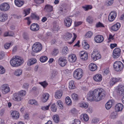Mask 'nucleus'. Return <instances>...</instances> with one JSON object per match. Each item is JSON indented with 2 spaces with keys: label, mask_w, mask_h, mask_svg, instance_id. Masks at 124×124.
Masks as SVG:
<instances>
[{
  "label": "nucleus",
  "mask_w": 124,
  "mask_h": 124,
  "mask_svg": "<svg viewBox=\"0 0 124 124\" xmlns=\"http://www.w3.org/2000/svg\"><path fill=\"white\" fill-rule=\"evenodd\" d=\"M36 61V60L35 58H31L30 59L28 60L27 62V65L29 66H30L35 63Z\"/></svg>",
  "instance_id": "a878e982"
},
{
  "label": "nucleus",
  "mask_w": 124,
  "mask_h": 124,
  "mask_svg": "<svg viewBox=\"0 0 124 124\" xmlns=\"http://www.w3.org/2000/svg\"><path fill=\"white\" fill-rule=\"evenodd\" d=\"M48 58L46 56H43L41 57L40 59V61L42 62H44L47 61Z\"/></svg>",
  "instance_id": "09e8293b"
},
{
  "label": "nucleus",
  "mask_w": 124,
  "mask_h": 124,
  "mask_svg": "<svg viewBox=\"0 0 124 124\" xmlns=\"http://www.w3.org/2000/svg\"><path fill=\"white\" fill-rule=\"evenodd\" d=\"M81 59L83 61H85L87 60L88 58L87 54H85L84 55L80 56Z\"/></svg>",
  "instance_id": "4c0bfd02"
},
{
  "label": "nucleus",
  "mask_w": 124,
  "mask_h": 124,
  "mask_svg": "<svg viewBox=\"0 0 124 124\" xmlns=\"http://www.w3.org/2000/svg\"><path fill=\"white\" fill-rule=\"evenodd\" d=\"M59 53V50L57 49H54L51 53V54L53 56H55Z\"/></svg>",
  "instance_id": "f704fd0d"
},
{
  "label": "nucleus",
  "mask_w": 124,
  "mask_h": 124,
  "mask_svg": "<svg viewBox=\"0 0 124 124\" xmlns=\"http://www.w3.org/2000/svg\"><path fill=\"white\" fill-rule=\"evenodd\" d=\"M119 79L116 78H113L110 81V83L112 85H114L115 83L119 81Z\"/></svg>",
  "instance_id": "e433bc0d"
},
{
  "label": "nucleus",
  "mask_w": 124,
  "mask_h": 124,
  "mask_svg": "<svg viewBox=\"0 0 124 124\" xmlns=\"http://www.w3.org/2000/svg\"><path fill=\"white\" fill-rule=\"evenodd\" d=\"M30 28L32 31H36L39 30V26L37 23H33L31 25Z\"/></svg>",
  "instance_id": "2eb2a0df"
},
{
  "label": "nucleus",
  "mask_w": 124,
  "mask_h": 124,
  "mask_svg": "<svg viewBox=\"0 0 124 124\" xmlns=\"http://www.w3.org/2000/svg\"><path fill=\"white\" fill-rule=\"evenodd\" d=\"M80 118L85 121H88L89 119L88 116L85 113L82 114L80 116Z\"/></svg>",
  "instance_id": "c756f323"
},
{
  "label": "nucleus",
  "mask_w": 124,
  "mask_h": 124,
  "mask_svg": "<svg viewBox=\"0 0 124 124\" xmlns=\"http://www.w3.org/2000/svg\"><path fill=\"white\" fill-rule=\"evenodd\" d=\"M113 2V0H107L106 1V5L107 6L111 5Z\"/></svg>",
  "instance_id": "052dcab7"
},
{
  "label": "nucleus",
  "mask_w": 124,
  "mask_h": 124,
  "mask_svg": "<svg viewBox=\"0 0 124 124\" xmlns=\"http://www.w3.org/2000/svg\"><path fill=\"white\" fill-rule=\"evenodd\" d=\"M109 72L108 68L103 69L102 70V74L104 75H106L108 74Z\"/></svg>",
  "instance_id": "49530a36"
},
{
  "label": "nucleus",
  "mask_w": 124,
  "mask_h": 124,
  "mask_svg": "<svg viewBox=\"0 0 124 124\" xmlns=\"http://www.w3.org/2000/svg\"><path fill=\"white\" fill-rule=\"evenodd\" d=\"M2 92L3 94H5L10 91V88L8 85L5 84L1 86Z\"/></svg>",
  "instance_id": "1a4fd4ad"
},
{
  "label": "nucleus",
  "mask_w": 124,
  "mask_h": 124,
  "mask_svg": "<svg viewBox=\"0 0 124 124\" xmlns=\"http://www.w3.org/2000/svg\"><path fill=\"white\" fill-rule=\"evenodd\" d=\"M99 120L98 118H94L92 119V122L93 123H95L98 122Z\"/></svg>",
  "instance_id": "774afa93"
},
{
  "label": "nucleus",
  "mask_w": 124,
  "mask_h": 124,
  "mask_svg": "<svg viewBox=\"0 0 124 124\" xmlns=\"http://www.w3.org/2000/svg\"><path fill=\"white\" fill-rule=\"evenodd\" d=\"M69 88L70 89H74L75 88V86L73 81H71L70 82Z\"/></svg>",
  "instance_id": "58836bf2"
},
{
  "label": "nucleus",
  "mask_w": 124,
  "mask_h": 124,
  "mask_svg": "<svg viewBox=\"0 0 124 124\" xmlns=\"http://www.w3.org/2000/svg\"><path fill=\"white\" fill-rule=\"evenodd\" d=\"M8 18L7 14H4L2 13H0V21L1 22H4Z\"/></svg>",
  "instance_id": "aec40b11"
},
{
  "label": "nucleus",
  "mask_w": 124,
  "mask_h": 124,
  "mask_svg": "<svg viewBox=\"0 0 124 124\" xmlns=\"http://www.w3.org/2000/svg\"><path fill=\"white\" fill-rule=\"evenodd\" d=\"M97 68V66L95 64L91 63L89 66V69L92 71H94L96 70Z\"/></svg>",
  "instance_id": "393cba45"
},
{
  "label": "nucleus",
  "mask_w": 124,
  "mask_h": 124,
  "mask_svg": "<svg viewBox=\"0 0 124 124\" xmlns=\"http://www.w3.org/2000/svg\"><path fill=\"white\" fill-rule=\"evenodd\" d=\"M106 92L103 89L99 88L90 91L87 95V99L90 101H98L103 99L105 96Z\"/></svg>",
  "instance_id": "f257e3e1"
},
{
  "label": "nucleus",
  "mask_w": 124,
  "mask_h": 124,
  "mask_svg": "<svg viewBox=\"0 0 124 124\" xmlns=\"http://www.w3.org/2000/svg\"><path fill=\"white\" fill-rule=\"evenodd\" d=\"M77 58L76 55L71 54L68 57V61L71 62H75L76 61Z\"/></svg>",
  "instance_id": "4468645a"
},
{
  "label": "nucleus",
  "mask_w": 124,
  "mask_h": 124,
  "mask_svg": "<svg viewBox=\"0 0 124 124\" xmlns=\"http://www.w3.org/2000/svg\"><path fill=\"white\" fill-rule=\"evenodd\" d=\"M94 80L98 82H100L102 80V77L101 75L98 74L96 75L93 77Z\"/></svg>",
  "instance_id": "b1692460"
},
{
  "label": "nucleus",
  "mask_w": 124,
  "mask_h": 124,
  "mask_svg": "<svg viewBox=\"0 0 124 124\" xmlns=\"http://www.w3.org/2000/svg\"><path fill=\"white\" fill-rule=\"evenodd\" d=\"M29 103L31 104H34L35 105H37L38 104V103L36 101L33 99L30 100L29 101Z\"/></svg>",
  "instance_id": "5fc2aeb1"
},
{
  "label": "nucleus",
  "mask_w": 124,
  "mask_h": 124,
  "mask_svg": "<svg viewBox=\"0 0 124 124\" xmlns=\"http://www.w3.org/2000/svg\"><path fill=\"white\" fill-rule=\"evenodd\" d=\"M124 107L123 105L121 103L116 104L115 106V109L116 112L121 111Z\"/></svg>",
  "instance_id": "412c9836"
},
{
  "label": "nucleus",
  "mask_w": 124,
  "mask_h": 124,
  "mask_svg": "<svg viewBox=\"0 0 124 124\" xmlns=\"http://www.w3.org/2000/svg\"><path fill=\"white\" fill-rule=\"evenodd\" d=\"M57 72L55 70L52 71L50 76L51 78L53 79L55 77L57 74Z\"/></svg>",
  "instance_id": "ea45409f"
},
{
  "label": "nucleus",
  "mask_w": 124,
  "mask_h": 124,
  "mask_svg": "<svg viewBox=\"0 0 124 124\" xmlns=\"http://www.w3.org/2000/svg\"><path fill=\"white\" fill-rule=\"evenodd\" d=\"M65 103L68 105H70L71 104L72 102L71 99L69 97H67L65 99Z\"/></svg>",
  "instance_id": "72a5a7b5"
},
{
  "label": "nucleus",
  "mask_w": 124,
  "mask_h": 124,
  "mask_svg": "<svg viewBox=\"0 0 124 124\" xmlns=\"http://www.w3.org/2000/svg\"><path fill=\"white\" fill-rule=\"evenodd\" d=\"M72 19L69 18H66L64 20L65 25L67 27H70L72 23Z\"/></svg>",
  "instance_id": "6ab92c4d"
},
{
  "label": "nucleus",
  "mask_w": 124,
  "mask_h": 124,
  "mask_svg": "<svg viewBox=\"0 0 124 124\" xmlns=\"http://www.w3.org/2000/svg\"><path fill=\"white\" fill-rule=\"evenodd\" d=\"M62 52L63 54L64 55L66 54L68 52V48L66 46L64 47L62 49Z\"/></svg>",
  "instance_id": "2f4dec72"
},
{
  "label": "nucleus",
  "mask_w": 124,
  "mask_h": 124,
  "mask_svg": "<svg viewBox=\"0 0 124 124\" xmlns=\"http://www.w3.org/2000/svg\"><path fill=\"white\" fill-rule=\"evenodd\" d=\"M39 83L44 88L45 87L48 85L47 83L45 81L39 82Z\"/></svg>",
  "instance_id": "bf43d9fd"
},
{
  "label": "nucleus",
  "mask_w": 124,
  "mask_h": 124,
  "mask_svg": "<svg viewBox=\"0 0 124 124\" xmlns=\"http://www.w3.org/2000/svg\"><path fill=\"white\" fill-rule=\"evenodd\" d=\"M117 116V114L116 112H113L111 113L110 117L111 118L114 119Z\"/></svg>",
  "instance_id": "8fccbe9b"
},
{
  "label": "nucleus",
  "mask_w": 124,
  "mask_h": 124,
  "mask_svg": "<svg viewBox=\"0 0 124 124\" xmlns=\"http://www.w3.org/2000/svg\"><path fill=\"white\" fill-rule=\"evenodd\" d=\"M57 103L60 108L62 109L63 108L62 103V101L60 100L58 101H57Z\"/></svg>",
  "instance_id": "13d9d810"
},
{
  "label": "nucleus",
  "mask_w": 124,
  "mask_h": 124,
  "mask_svg": "<svg viewBox=\"0 0 124 124\" xmlns=\"http://www.w3.org/2000/svg\"><path fill=\"white\" fill-rule=\"evenodd\" d=\"M83 8L85 11H87L89 9H91L92 8V7L90 5H85L82 7Z\"/></svg>",
  "instance_id": "de8ad7c7"
},
{
  "label": "nucleus",
  "mask_w": 124,
  "mask_h": 124,
  "mask_svg": "<svg viewBox=\"0 0 124 124\" xmlns=\"http://www.w3.org/2000/svg\"><path fill=\"white\" fill-rule=\"evenodd\" d=\"M60 29V27L57 24H54L53 25V30L54 31H58Z\"/></svg>",
  "instance_id": "3c124183"
},
{
  "label": "nucleus",
  "mask_w": 124,
  "mask_h": 124,
  "mask_svg": "<svg viewBox=\"0 0 124 124\" xmlns=\"http://www.w3.org/2000/svg\"><path fill=\"white\" fill-rule=\"evenodd\" d=\"M23 62V58L18 56H14L10 61L11 65L14 67H17L19 66Z\"/></svg>",
  "instance_id": "f03ea898"
},
{
  "label": "nucleus",
  "mask_w": 124,
  "mask_h": 124,
  "mask_svg": "<svg viewBox=\"0 0 124 124\" xmlns=\"http://www.w3.org/2000/svg\"><path fill=\"white\" fill-rule=\"evenodd\" d=\"M124 65L121 62L117 61L115 62L113 64V68L117 71H120L124 69Z\"/></svg>",
  "instance_id": "7ed1b4c3"
},
{
  "label": "nucleus",
  "mask_w": 124,
  "mask_h": 124,
  "mask_svg": "<svg viewBox=\"0 0 124 124\" xmlns=\"http://www.w3.org/2000/svg\"><path fill=\"white\" fill-rule=\"evenodd\" d=\"M5 72L4 68L2 66L0 65V74H3Z\"/></svg>",
  "instance_id": "680f3d73"
},
{
  "label": "nucleus",
  "mask_w": 124,
  "mask_h": 124,
  "mask_svg": "<svg viewBox=\"0 0 124 124\" xmlns=\"http://www.w3.org/2000/svg\"><path fill=\"white\" fill-rule=\"evenodd\" d=\"M116 16L115 11H112L110 13L108 16V19L109 21H113L115 19Z\"/></svg>",
  "instance_id": "9b49d317"
},
{
  "label": "nucleus",
  "mask_w": 124,
  "mask_h": 124,
  "mask_svg": "<svg viewBox=\"0 0 124 124\" xmlns=\"http://www.w3.org/2000/svg\"><path fill=\"white\" fill-rule=\"evenodd\" d=\"M72 34L70 33H67L66 34V37L67 40L70 39L72 37Z\"/></svg>",
  "instance_id": "0e129e2a"
},
{
  "label": "nucleus",
  "mask_w": 124,
  "mask_h": 124,
  "mask_svg": "<svg viewBox=\"0 0 124 124\" xmlns=\"http://www.w3.org/2000/svg\"><path fill=\"white\" fill-rule=\"evenodd\" d=\"M9 5L6 3H3L0 5V9L2 11H6L9 8Z\"/></svg>",
  "instance_id": "6e6552de"
},
{
  "label": "nucleus",
  "mask_w": 124,
  "mask_h": 124,
  "mask_svg": "<svg viewBox=\"0 0 124 124\" xmlns=\"http://www.w3.org/2000/svg\"><path fill=\"white\" fill-rule=\"evenodd\" d=\"M15 2L16 6L19 7H20L23 4L24 1L18 0H15Z\"/></svg>",
  "instance_id": "c85d7f7f"
},
{
  "label": "nucleus",
  "mask_w": 124,
  "mask_h": 124,
  "mask_svg": "<svg viewBox=\"0 0 124 124\" xmlns=\"http://www.w3.org/2000/svg\"><path fill=\"white\" fill-rule=\"evenodd\" d=\"M30 13V8L26 9L23 10V13L25 14L24 16H26Z\"/></svg>",
  "instance_id": "c03bdc74"
},
{
  "label": "nucleus",
  "mask_w": 124,
  "mask_h": 124,
  "mask_svg": "<svg viewBox=\"0 0 124 124\" xmlns=\"http://www.w3.org/2000/svg\"><path fill=\"white\" fill-rule=\"evenodd\" d=\"M94 40L96 42L100 43L103 42L104 40V38L102 36L98 35L95 36Z\"/></svg>",
  "instance_id": "f8f14e48"
},
{
  "label": "nucleus",
  "mask_w": 124,
  "mask_h": 124,
  "mask_svg": "<svg viewBox=\"0 0 124 124\" xmlns=\"http://www.w3.org/2000/svg\"><path fill=\"white\" fill-rule=\"evenodd\" d=\"M22 73V71L21 69H17L14 72V74L17 76H19L21 75Z\"/></svg>",
  "instance_id": "7c9ffc66"
},
{
  "label": "nucleus",
  "mask_w": 124,
  "mask_h": 124,
  "mask_svg": "<svg viewBox=\"0 0 124 124\" xmlns=\"http://www.w3.org/2000/svg\"><path fill=\"white\" fill-rule=\"evenodd\" d=\"M11 116L13 119H17L19 117V114L17 111H14L12 112Z\"/></svg>",
  "instance_id": "4be33fe9"
},
{
  "label": "nucleus",
  "mask_w": 124,
  "mask_h": 124,
  "mask_svg": "<svg viewBox=\"0 0 124 124\" xmlns=\"http://www.w3.org/2000/svg\"><path fill=\"white\" fill-rule=\"evenodd\" d=\"M31 17L32 19H35L38 20L39 19V17L37 14L35 13H32L31 15Z\"/></svg>",
  "instance_id": "79ce46f5"
},
{
  "label": "nucleus",
  "mask_w": 124,
  "mask_h": 124,
  "mask_svg": "<svg viewBox=\"0 0 124 124\" xmlns=\"http://www.w3.org/2000/svg\"><path fill=\"white\" fill-rule=\"evenodd\" d=\"M13 44L12 42H10L9 43H6L4 45V47L5 49H8L10 46H12Z\"/></svg>",
  "instance_id": "864d4df0"
},
{
  "label": "nucleus",
  "mask_w": 124,
  "mask_h": 124,
  "mask_svg": "<svg viewBox=\"0 0 124 124\" xmlns=\"http://www.w3.org/2000/svg\"><path fill=\"white\" fill-rule=\"evenodd\" d=\"M121 50L118 48H116L113 50V57L114 58L119 57L121 54Z\"/></svg>",
  "instance_id": "0eeeda50"
},
{
  "label": "nucleus",
  "mask_w": 124,
  "mask_h": 124,
  "mask_svg": "<svg viewBox=\"0 0 124 124\" xmlns=\"http://www.w3.org/2000/svg\"><path fill=\"white\" fill-rule=\"evenodd\" d=\"M23 99L20 96L18 93H15L13 94L12 99L16 101H19Z\"/></svg>",
  "instance_id": "ddd939ff"
},
{
  "label": "nucleus",
  "mask_w": 124,
  "mask_h": 124,
  "mask_svg": "<svg viewBox=\"0 0 124 124\" xmlns=\"http://www.w3.org/2000/svg\"><path fill=\"white\" fill-rule=\"evenodd\" d=\"M96 26L97 27H104L103 24L100 22H99L96 24Z\"/></svg>",
  "instance_id": "e2e57ef3"
},
{
  "label": "nucleus",
  "mask_w": 124,
  "mask_h": 124,
  "mask_svg": "<svg viewBox=\"0 0 124 124\" xmlns=\"http://www.w3.org/2000/svg\"><path fill=\"white\" fill-rule=\"evenodd\" d=\"M49 97V94L47 93H44L43 95L42 101L43 102H46L48 99Z\"/></svg>",
  "instance_id": "cd10ccee"
},
{
  "label": "nucleus",
  "mask_w": 124,
  "mask_h": 124,
  "mask_svg": "<svg viewBox=\"0 0 124 124\" xmlns=\"http://www.w3.org/2000/svg\"><path fill=\"white\" fill-rule=\"evenodd\" d=\"M120 26V23H117L112 26L111 27V29L113 31H116L119 29Z\"/></svg>",
  "instance_id": "dca6fc26"
},
{
  "label": "nucleus",
  "mask_w": 124,
  "mask_h": 124,
  "mask_svg": "<svg viewBox=\"0 0 124 124\" xmlns=\"http://www.w3.org/2000/svg\"><path fill=\"white\" fill-rule=\"evenodd\" d=\"M86 20L87 22L89 23H91L92 22L93 19L92 17L90 16H89L86 18Z\"/></svg>",
  "instance_id": "4d7b16f0"
},
{
  "label": "nucleus",
  "mask_w": 124,
  "mask_h": 124,
  "mask_svg": "<svg viewBox=\"0 0 124 124\" xmlns=\"http://www.w3.org/2000/svg\"><path fill=\"white\" fill-rule=\"evenodd\" d=\"M42 48V46L40 43L39 42H36L33 45L32 49L33 52L37 53L40 51Z\"/></svg>",
  "instance_id": "423d86ee"
},
{
  "label": "nucleus",
  "mask_w": 124,
  "mask_h": 124,
  "mask_svg": "<svg viewBox=\"0 0 124 124\" xmlns=\"http://www.w3.org/2000/svg\"><path fill=\"white\" fill-rule=\"evenodd\" d=\"M18 93L21 97L22 98V97L24 96L26 94V92L25 90H22L19 91Z\"/></svg>",
  "instance_id": "a19ab883"
},
{
  "label": "nucleus",
  "mask_w": 124,
  "mask_h": 124,
  "mask_svg": "<svg viewBox=\"0 0 124 124\" xmlns=\"http://www.w3.org/2000/svg\"><path fill=\"white\" fill-rule=\"evenodd\" d=\"M34 2L37 4H40L44 2V0H34Z\"/></svg>",
  "instance_id": "338daca9"
},
{
  "label": "nucleus",
  "mask_w": 124,
  "mask_h": 124,
  "mask_svg": "<svg viewBox=\"0 0 124 124\" xmlns=\"http://www.w3.org/2000/svg\"><path fill=\"white\" fill-rule=\"evenodd\" d=\"M92 35V33L91 31H88L87 32L85 35V37L86 38H90Z\"/></svg>",
  "instance_id": "6e6d98bb"
},
{
  "label": "nucleus",
  "mask_w": 124,
  "mask_h": 124,
  "mask_svg": "<svg viewBox=\"0 0 124 124\" xmlns=\"http://www.w3.org/2000/svg\"><path fill=\"white\" fill-rule=\"evenodd\" d=\"M79 105L81 107L84 108H86L88 107V105L87 103L84 102L81 103L79 104Z\"/></svg>",
  "instance_id": "c9c22d12"
},
{
  "label": "nucleus",
  "mask_w": 124,
  "mask_h": 124,
  "mask_svg": "<svg viewBox=\"0 0 124 124\" xmlns=\"http://www.w3.org/2000/svg\"><path fill=\"white\" fill-rule=\"evenodd\" d=\"M44 9L47 12H50L53 10V6L47 4L45 5Z\"/></svg>",
  "instance_id": "bb28decb"
},
{
  "label": "nucleus",
  "mask_w": 124,
  "mask_h": 124,
  "mask_svg": "<svg viewBox=\"0 0 124 124\" xmlns=\"http://www.w3.org/2000/svg\"><path fill=\"white\" fill-rule=\"evenodd\" d=\"M62 91L60 90H57L55 93V97L56 99H59L62 96Z\"/></svg>",
  "instance_id": "5701e85b"
},
{
  "label": "nucleus",
  "mask_w": 124,
  "mask_h": 124,
  "mask_svg": "<svg viewBox=\"0 0 124 124\" xmlns=\"http://www.w3.org/2000/svg\"><path fill=\"white\" fill-rule=\"evenodd\" d=\"M91 57L93 60L95 61L101 58V55L97 49H95L91 54Z\"/></svg>",
  "instance_id": "39448f33"
},
{
  "label": "nucleus",
  "mask_w": 124,
  "mask_h": 124,
  "mask_svg": "<svg viewBox=\"0 0 124 124\" xmlns=\"http://www.w3.org/2000/svg\"><path fill=\"white\" fill-rule=\"evenodd\" d=\"M71 96L72 98L74 100H78V95L75 93H72L71 94Z\"/></svg>",
  "instance_id": "a18cd8bd"
},
{
  "label": "nucleus",
  "mask_w": 124,
  "mask_h": 124,
  "mask_svg": "<svg viewBox=\"0 0 124 124\" xmlns=\"http://www.w3.org/2000/svg\"><path fill=\"white\" fill-rule=\"evenodd\" d=\"M82 45L83 46V48H84V49L86 50L89 49V45L87 44L86 42H84L83 43Z\"/></svg>",
  "instance_id": "37998d69"
},
{
  "label": "nucleus",
  "mask_w": 124,
  "mask_h": 124,
  "mask_svg": "<svg viewBox=\"0 0 124 124\" xmlns=\"http://www.w3.org/2000/svg\"><path fill=\"white\" fill-rule=\"evenodd\" d=\"M67 61L64 57H60L59 59L58 62L61 66H64L67 63Z\"/></svg>",
  "instance_id": "9d476101"
},
{
  "label": "nucleus",
  "mask_w": 124,
  "mask_h": 124,
  "mask_svg": "<svg viewBox=\"0 0 124 124\" xmlns=\"http://www.w3.org/2000/svg\"><path fill=\"white\" fill-rule=\"evenodd\" d=\"M115 101L113 100H109L106 104L105 107L107 109H109L115 103Z\"/></svg>",
  "instance_id": "a211bd4d"
},
{
  "label": "nucleus",
  "mask_w": 124,
  "mask_h": 124,
  "mask_svg": "<svg viewBox=\"0 0 124 124\" xmlns=\"http://www.w3.org/2000/svg\"><path fill=\"white\" fill-rule=\"evenodd\" d=\"M117 93L120 95H122L124 94V86L120 85L118 87Z\"/></svg>",
  "instance_id": "f3484780"
},
{
  "label": "nucleus",
  "mask_w": 124,
  "mask_h": 124,
  "mask_svg": "<svg viewBox=\"0 0 124 124\" xmlns=\"http://www.w3.org/2000/svg\"><path fill=\"white\" fill-rule=\"evenodd\" d=\"M83 72L81 69H78L74 71L73 73V76L77 79H79L83 76Z\"/></svg>",
  "instance_id": "20e7f679"
},
{
  "label": "nucleus",
  "mask_w": 124,
  "mask_h": 124,
  "mask_svg": "<svg viewBox=\"0 0 124 124\" xmlns=\"http://www.w3.org/2000/svg\"><path fill=\"white\" fill-rule=\"evenodd\" d=\"M80 121L78 119H75L74 120V122L72 124H80Z\"/></svg>",
  "instance_id": "69168bd1"
},
{
  "label": "nucleus",
  "mask_w": 124,
  "mask_h": 124,
  "mask_svg": "<svg viewBox=\"0 0 124 124\" xmlns=\"http://www.w3.org/2000/svg\"><path fill=\"white\" fill-rule=\"evenodd\" d=\"M51 109L52 111L53 112H55L57 110V108L55 104H53L51 106Z\"/></svg>",
  "instance_id": "603ef678"
},
{
  "label": "nucleus",
  "mask_w": 124,
  "mask_h": 124,
  "mask_svg": "<svg viewBox=\"0 0 124 124\" xmlns=\"http://www.w3.org/2000/svg\"><path fill=\"white\" fill-rule=\"evenodd\" d=\"M53 118L54 121L55 123H58L59 121V118L58 115H54L53 116Z\"/></svg>",
  "instance_id": "473e14b6"
}]
</instances>
